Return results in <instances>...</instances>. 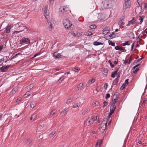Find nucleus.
Wrapping results in <instances>:
<instances>
[{
    "label": "nucleus",
    "mask_w": 147,
    "mask_h": 147,
    "mask_svg": "<svg viewBox=\"0 0 147 147\" xmlns=\"http://www.w3.org/2000/svg\"><path fill=\"white\" fill-rule=\"evenodd\" d=\"M103 7L104 8H107L109 7H112L114 2L112 0L105 1L102 2Z\"/></svg>",
    "instance_id": "f257e3e1"
},
{
    "label": "nucleus",
    "mask_w": 147,
    "mask_h": 147,
    "mask_svg": "<svg viewBox=\"0 0 147 147\" xmlns=\"http://www.w3.org/2000/svg\"><path fill=\"white\" fill-rule=\"evenodd\" d=\"M107 119H105V121L104 119H103L101 122L100 130L102 133L104 132V130L106 129L107 124Z\"/></svg>",
    "instance_id": "f03ea898"
},
{
    "label": "nucleus",
    "mask_w": 147,
    "mask_h": 147,
    "mask_svg": "<svg viewBox=\"0 0 147 147\" xmlns=\"http://www.w3.org/2000/svg\"><path fill=\"white\" fill-rule=\"evenodd\" d=\"M63 23L65 28L69 29L72 25L70 21L67 19H65L63 21Z\"/></svg>",
    "instance_id": "7ed1b4c3"
},
{
    "label": "nucleus",
    "mask_w": 147,
    "mask_h": 147,
    "mask_svg": "<svg viewBox=\"0 0 147 147\" xmlns=\"http://www.w3.org/2000/svg\"><path fill=\"white\" fill-rule=\"evenodd\" d=\"M125 2L123 7V11H125L126 9L129 7L131 5V3L129 0H125Z\"/></svg>",
    "instance_id": "20e7f679"
},
{
    "label": "nucleus",
    "mask_w": 147,
    "mask_h": 147,
    "mask_svg": "<svg viewBox=\"0 0 147 147\" xmlns=\"http://www.w3.org/2000/svg\"><path fill=\"white\" fill-rule=\"evenodd\" d=\"M97 116L96 117H89L88 118V123L87 124V125L89 126V125L92 124L94 121L96 120L97 119Z\"/></svg>",
    "instance_id": "39448f33"
},
{
    "label": "nucleus",
    "mask_w": 147,
    "mask_h": 147,
    "mask_svg": "<svg viewBox=\"0 0 147 147\" xmlns=\"http://www.w3.org/2000/svg\"><path fill=\"white\" fill-rule=\"evenodd\" d=\"M16 30L18 31L22 30L24 31L25 30V26L22 25L20 24V23H17L16 25Z\"/></svg>",
    "instance_id": "423d86ee"
},
{
    "label": "nucleus",
    "mask_w": 147,
    "mask_h": 147,
    "mask_svg": "<svg viewBox=\"0 0 147 147\" xmlns=\"http://www.w3.org/2000/svg\"><path fill=\"white\" fill-rule=\"evenodd\" d=\"M48 8V5H46L45 6V8L44 9V13H45V17L48 20V19L49 18V12L48 9H47ZM44 9V8H43Z\"/></svg>",
    "instance_id": "0eeeda50"
},
{
    "label": "nucleus",
    "mask_w": 147,
    "mask_h": 147,
    "mask_svg": "<svg viewBox=\"0 0 147 147\" xmlns=\"http://www.w3.org/2000/svg\"><path fill=\"white\" fill-rule=\"evenodd\" d=\"M30 42V40L28 38H23L22 39L20 40V44L25 43L28 44Z\"/></svg>",
    "instance_id": "6e6552de"
},
{
    "label": "nucleus",
    "mask_w": 147,
    "mask_h": 147,
    "mask_svg": "<svg viewBox=\"0 0 147 147\" xmlns=\"http://www.w3.org/2000/svg\"><path fill=\"white\" fill-rule=\"evenodd\" d=\"M120 94L117 93H115L113 97V102L116 103L118 101V98L119 97Z\"/></svg>",
    "instance_id": "1a4fd4ad"
},
{
    "label": "nucleus",
    "mask_w": 147,
    "mask_h": 147,
    "mask_svg": "<svg viewBox=\"0 0 147 147\" xmlns=\"http://www.w3.org/2000/svg\"><path fill=\"white\" fill-rule=\"evenodd\" d=\"M47 22L50 26V28L51 29L53 27V26L54 25L55 21L53 19H51L50 20L48 19L47 20Z\"/></svg>",
    "instance_id": "9d476101"
},
{
    "label": "nucleus",
    "mask_w": 147,
    "mask_h": 147,
    "mask_svg": "<svg viewBox=\"0 0 147 147\" xmlns=\"http://www.w3.org/2000/svg\"><path fill=\"white\" fill-rule=\"evenodd\" d=\"M11 65H7L3 66L1 68V71L2 72H5L7 71L9 68L11 66Z\"/></svg>",
    "instance_id": "9b49d317"
},
{
    "label": "nucleus",
    "mask_w": 147,
    "mask_h": 147,
    "mask_svg": "<svg viewBox=\"0 0 147 147\" xmlns=\"http://www.w3.org/2000/svg\"><path fill=\"white\" fill-rule=\"evenodd\" d=\"M119 36V34L117 33L112 32L111 34H110L109 36V37H111V38H109L108 39L118 37Z\"/></svg>",
    "instance_id": "f8f14e48"
},
{
    "label": "nucleus",
    "mask_w": 147,
    "mask_h": 147,
    "mask_svg": "<svg viewBox=\"0 0 147 147\" xmlns=\"http://www.w3.org/2000/svg\"><path fill=\"white\" fill-rule=\"evenodd\" d=\"M84 88L83 83H80L78 86L77 88V91H80L81 90Z\"/></svg>",
    "instance_id": "ddd939ff"
},
{
    "label": "nucleus",
    "mask_w": 147,
    "mask_h": 147,
    "mask_svg": "<svg viewBox=\"0 0 147 147\" xmlns=\"http://www.w3.org/2000/svg\"><path fill=\"white\" fill-rule=\"evenodd\" d=\"M116 107H111L110 110L109 112V113L108 115V118H109L111 116V115L114 113L115 110L116 109Z\"/></svg>",
    "instance_id": "4468645a"
},
{
    "label": "nucleus",
    "mask_w": 147,
    "mask_h": 147,
    "mask_svg": "<svg viewBox=\"0 0 147 147\" xmlns=\"http://www.w3.org/2000/svg\"><path fill=\"white\" fill-rule=\"evenodd\" d=\"M53 55V57L55 58H59L62 57V56L61 55L57 52L54 53Z\"/></svg>",
    "instance_id": "2eb2a0df"
},
{
    "label": "nucleus",
    "mask_w": 147,
    "mask_h": 147,
    "mask_svg": "<svg viewBox=\"0 0 147 147\" xmlns=\"http://www.w3.org/2000/svg\"><path fill=\"white\" fill-rule=\"evenodd\" d=\"M135 21L134 18L133 17L132 19L128 22V24L126 25V26H128L130 25L133 24L135 23Z\"/></svg>",
    "instance_id": "dca6fc26"
},
{
    "label": "nucleus",
    "mask_w": 147,
    "mask_h": 147,
    "mask_svg": "<svg viewBox=\"0 0 147 147\" xmlns=\"http://www.w3.org/2000/svg\"><path fill=\"white\" fill-rule=\"evenodd\" d=\"M89 111L90 109L89 107H86L82 113V115H84L86 113H87Z\"/></svg>",
    "instance_id": "f3484780"
},
{
    "label": "nucleus",
    "mask_w": 147,
    "mask_h": 147,
    "mask_svg": "<svg viewBox=\"0 0 147 147\" xmlns=\"http://www.w3.org/2000/svg\"><path fill=\"white\" fill-rule=\"evenodd\" d=\"M102 142V140L101 139H98L97 140V142L95 146V147H97L98 146L100 147Z\"/></svg>",
    "instance_id": "a211bd4d"
},
{
    "label": "nucleus",
    "mask_w": 147,
    "mask_h": 147,
    "mask_svg": "<svg viewBox=\"0 0 147 147\" xmlns=\"http://www.w3.org/2000/svg\"><path fill=\"white\" fill-rule=\"evenodd\" d=\"M115 69H116V71L112 73L111 75V77L113 78H114L115 77V76L117 74V72L119 70V69L116 67L115 68Z\"/></svg>",
    "instance_id": "6ab92c4d"
},
{
    "label": "nucleus",
    "mask_w": 147,
    "mask_h": 147,
    "mask_svg": "<svg viewBox=\"0 0 147 147\" xmlns=\"http://www.w3.org/2000/svg\"><path fill=\"white\" fill-rule=\"evenodd\" d=\"M37 115L36 114H34L32 115L30 118V120L31 121H34L35 119H36L37 117Z\"/></svg>",
    "instance_id": "aec40b11"
},
{
    "label": "nucleus",
    "mask_w": 147,
    "mask_h": 147,
    "mask_svg": "<svg viewBox=\"0 0 147 147\" xmlns=\"http://www.w3.org/2000/svg\"><path fill=\"white\" fill-rule=\"evenodd\" d=\"M11 28V25L8 24L5 28V32L6 33H9L10 32V30Z\"/></svg>",
    "instance_id": "412c9836"
},
{
    "label": "nucleus",
    "mask_w": 147,
    "mask_h": 147,
    "mask_svg": "<svg viewBox=\"0 0 147 147\" xmlns=\"http://www.w3.org/2000/svg\"><path fill=\"white\" fill-rule=\"evenodd\" d=\"M109 31V29L107 28H105L103 30V33L104 34H106L108 33Z\"/></svg>",
    "instance_id": "4be33fe9"
},
{
    "label": "nucleus",
    "mask_w": 147,
    "mask_h": 147,
    "mask_svg": "<svg viewBox=\"0 0 147 147\" xmlns=\"http://www.w3.org/2000/svg\"><path fill=\"white\" fill-rule=\"evenodd\" d=\"M120 77L119 75V74L117 77L115 78L113 81V84L114 85H116L117 84L118 82V78Z\"/></svg>",
    "instance_id": "5701e85b"
},
{
    "label": "nucleus",
    "mask_w": 147,
    "mask_h": 147,
    "mask_svg": "<svg viewBox=\"0 0 147 147\" xmlns=\"http://www.w3.org/2000/svg\"><path fill=\"white\" fill-rule=\"evenodd\" d=\"M130 45V42L128 41H126L125 42L121 44V46H124L126 45Z\"/></svg>",
    "instance_id": "b1692460"
},
{
    "label": "nucleus",
    "mask_w": 147,
    "mask_h": 147,
    "mask_svg": "<svg viewBox=\"0 0 147 147\" xmlns=\"http://www.w3.org/2000/svg\"><path fill=\"white\" fill-rule=\"evenodd\" d=\"M115 49L117 50L122 51L123 49V47L121 46H117L115 47Z\"/></svg>",
    "instance_id": "393cba45"
},
{
    "label": "nucleus",
    "mask_w": 147,
    "mask_h": 147,
    "mask_svg": "<svg viewBox=\"0 0 147 147\" xmlns=\"http://www.w3.org/2000/svg\"><path fill=\"white\" fill-rule=\"evenodd\" d=\"M95 81V79H94L93 78H92L88 80V84H90L94 82Z\"/></svg>",
    "instance_id": "a878e982"
},
{
    "label": "nucleus",
    "mask_w": 147,
    "mask_h": 147,
    "mask_svg": "<svg viewBox=\"0 0 147 147\" xmlns=\"http://www.w3.org/2000/svg\"><path fill=\"white\" fill-rule=\"evenodd\" d=\"M36 102L34 101H32L30 104V107L31 108H34L36 105Z\"/></svg>",
    "instance_id": "bb28decb"
},
{
    "label": "nucleus",
    "mask_w": 147,
    "mask_h": 147,
    "mask_svg": "<svg viewBox=\"0 0 147 147\" xmlns=\"http://www.w3.org/2000/svg\"><path fill=\"white\" fill-rule=\"evenodd\" d=\"M140 18L139 19V20H140V22L141 24L143 21V19L145 18V16H139Z\"/></svg>",
    "instance_id": "cd10ccee"
},
{
    "label": "nucleus",
    "mask_w": 147,
    "mask_h": 147,
    "mask_svg": "<svg viewBox=\"0 0 147 147\" xmlns=\"http://www.w3.org/2000/svg\"><path fill=\"white\" fill-rule=\"evenodd\" d=\"M93 45H94L97 46L99 45H103V44L102 42L95 41L94 42Z\"/></svg>",
    "instance_id": "c85d7f7f"
},
{
    "label": "nucleus",
    "mask_w": 147,
    "mask_h": 147,
    "mask_svg": "<svg viewBox=\"0 0 147 147\" xmlns=\"http://www.w3.org/2000/svg\"><path fill=\"white\" fill-rule=\"evenodd\" d=\"M108 42L109 45H111L113 46H115V43L113 42L112 41L110 40H108Z\"/></svg>",
    "instance_id": "c756f323"
},
{
    "label": "nucleus",
    "mask_w": 147,
    "mask_h": 147,
    "mask_svg": "<svg viewBox=\"0 0 147 147\" xmlns=\"http://www.w3.org/2000/svg\"><path fill=\"white\" fill-rule=\"evenodd\" d=\"M80 106V104L79 103H77L75 104L73 106V108H76L79 107Z\"/></svg>",
    "instance_id": "7c9ffc66"
},
{
    "label": "nucleus",
    "mask_w": 147,
    "mask_h": 147,
    "mask_svg": "<svg viewBox=\"0 0 147 147\" xmlns=\"http://www.w3.org/2000/svg\"><path fill=\"white\" fill-rule=\"evenodd\" d=\"M131 57H130L129 59V60H127L125 62H124L123 63V64L125 65L127 63H128V64H130L131 62Z\"/></svg>",
    "instance_id": "2f4dec72"
},
{
    "label": "nucleus",
    "mask_w": 147,
    "mask_h": 147,
    "mask_svg": "<svg viewBox=\"0 0 147 147\" xmlns=\"http://www.w3.org/2000/svg\"><path fill=\"white\" fill-rule=\"evenodd\" d=\"M17 90V88H14L13 89V90H12V91L11 92V93L12 94H15L16 91Z\"/></svg>",
    "instance_id": "473e14b6"
},
{
    "label": "nucleus",
    "mask_w": 147,
    "mask_h": 147,
    "mask_svg": "<svg viewBox=\"0 0 147 147\" xmlns=\"http://www.w3.org/2000/svg\"><path fill=\"white\" fill-rule=\"evenodd\" d=\"M73 98H70L68 99L66 102V103L68 104L71 102L73 100Z\"/></svg>",
    "instance_id": "72a5a7b5"
},
{
    "label": "nucleus",
    "mask_w": 147,
    "mask_h": 147,
    "mask_svg": "<svg viewBox=\"0 0 147 147\" xmlns=\"http://www.w3.org/2000/svg\"><path fill=\"white\" fill-rule=\"evenodd\" d=\"M20 32H22V30L18 31L17 30V31H15L12 33V34L14 35L15 34H17Z\"/></svg>",
    "instance_id": "f704fd0d"
},
{
    "label": "nucleus",
    "mask_w": 147,
    "mask_h": 147,
    "mask_svg": "<svg viewBox=\"0 0 147 147\" xmlns=\"http://www.w3.org/2000/svg\"><path fill=\"white\" fill-rule=\"evenodd\" d=\"M55 131H53L52 132H51L50 134H49V136L50 138H51L53 137L55 134Z\"/></svg>",
    "instance_id": "c9c22d12"
},
{
    "label": "nucleus",
    "mask_w": 147,
    "mask_h": 147,
    "mask_svg": "<svg viewBox=\"0 0 147 147\" xmlns=\"http://www.w3.org/2000/svg\"><path fill=\"white\" fill-rule=\"evenodd\" d=\"M68 111V110L67 109H65L63 110V111L61 112L62 114H64L66 113Z\"/></svg>",
    "instance_id": "e433bc0d"
},
{
    "label": "nucleus",
    "mask_w": 147,
    "mask_h": 147,
    "mask_svg": "<svg viewBox=\"0 0 147 147\" xmlns=\"http://www.w3.org/2000/svg\"><path fill=\"white\" fill-rule=\"evenodd\" d=\"M64 79V77L63 76L62 77H61L59 79V80L58 81V82L59 83H60Z\"/></svg>",
    "instance_id": "4c0bfd02"
},
{
    "label": "nucleus",
    "mask_w": 147,
    "mask_h": 147,
    "mask_svg": "<svg viewBox=\"0 0 147 147\" xmlns=\"http://www.w3.org/2000/svg\"><path fill=\"white\" fill-rule=\"evenodd\" d=\"M125 24V23L123 22L119 21L118 25L120 27H121L122 25H124Z\"/></svg>",
    "instance_id": "58836bf2"
},
{
    "label": "nucleus",
    "mask_w": 147,
    "mask_h": 147,
    "mask_svg": "<svg viewBox=\"0 0 147 147\" xmlns=\"http://www.w3.org/2000/svg\"><path fill=\"white\" fill-rule=\"evenodd\" d=\"M96 27V26L94 24L90 26V28L91 29H93L95 28Z\"/></svg>",
    "instance_id": "ea45409f"
},
{
    "label": "nucleus",
    "mask_w": 147,
    "mask_h": 147,
    "mask_svg": "<svg viewBox=\"0 0 147 147\" xmlns=\"http://www.w3.org/2000/svg\"><path fill=\"white\" fill-rule=\"evenodd\" d=\"M33 87V84H30L29 86H27V88L28 89V88L29 90L31 89Z\"/></svg>",
    "instance_id": "a19ab883"
},
{
    "label": "nucleus",
    "mask_w": 147,
    "mask_h": 147,
    "mask_svg": "<svg viewBox=\"0 0 147 147\" xmlns=\"http://www.w3.org/2000/svg\"><path fill=\"white\" fill-rule=\"evenodd\" d=\"M63 9L65 11H68L69 9L66 6H63Z\"/></svg>",
    "instance_id": "79ce46f5"
},
{
    "label": "nucleus",
    "mask_w": 147,
    "mask_h": 147,
    "mask_svg": "<svg viewBox=\"0 0 147 147\" xmlns=\"http://www.w3.org/2000/svg\"><path fill=\"white\" fill-rule=\"evenodd\" d=\"M125 84L124 83H123L120 88V89L121 90H122L125 87Z\"/></svg>",
    "instance_id": "37998d69"
},
{
    "label": "nucleus",
    "mask_w": 147,
    "mask_h": 147,
    "mask_svg": "<svg viewBox=\"0 0 147 147\" xmlns=\"http://www.w3.org/2000/svg\"><path fill=\"white\" fill-rule=\"evenodd\" d=\"M103 104H104V105L103 106V107H104L107 106L108 104V102H107L106 101H104L103 102Z\"/></svg>",
    "instance_id": "c03bdc74"
},
{
    "label": "nucleus",
    "mask_w": 147,
    "mask_h": 147,
    "mask_svg": "<svg viewBox=\"0 0 147 147\" xmlns=\"http://www.w3.org/2000/svg\"><path fill=\"white\" fill-rule=\"evenodd\" d=\"M139 70V68H136L133 71V73L134 74H136L137 71Z\"/></svg>",
    "instance_id": "a18cd8bd"
},
{
    "label": "nucleus",
    "mask_w": 147,
    "mask_h": 147,
    "mask_svg": "<svg viewBox=\"0 0 147 147\" xmlns=\"http://www.w3.org/2000/svg\"><path fill=\"white\" fill-rule=\"evenodd\" d=\"M55 110H53L52 112H51L50 115L51 116V115H54L55 112Z\"/></svg>",
    "instance_id": "49530a36"
},
{
    "label": "nucleus",
    "mask_w": 147,
    "mask_h": 147,
    "mask_svg": "<svg viewBox=\"0 0 147 147\" xmlns=\"http://www.w3.org/2000/svg\"><path fill=\"white\" fill-rule=\"evenodd\" d=\"M32 139L30 138V139H28L27 141V142H26L27 144H30L31 142L32 141Z\"/></svg>",
    "instance_id": "de8ad7c7"
},
{
    "label": "nucleus",
    "mask_w": 147,
    "mask_h": 147,
    "mask_svg": "<svg viewBox=\"0 0 147 147\" xmlns=\"http://www.w3.org/2000/svg\"><path fill=\"white\" fill-rule=\"evenodd\" d=\"M40 53H39V52L38 53H37L36 54H35L34 55L33 57H32V58H34V57H36V56H37L40 55Z\"/></svg>",
    "instance_id": "09e8293b"
},
{
    "label": "nucleus",
    "mask_w": 147,
    "mask_h": 147,
    "mask_svg": "<svg viewBox=\"0 0 147 147\" xmlns=\"http://www.w3.org/2000/svg\"><path fill=\"white\" fill-rule=\"evenodd\" d=\"M116 103H114V102H113V103L112 104L111 107H116V105H115Z\"/></svg>",
    "instance_id": "8fccbe9b"
},
{
    "label": "nucleus",
    "mask_w": 147,
    "mask_h": 147,
    "mask_svg": "<svg viewBox=\"0 0 147 147\" xmlns=\"http://www.w3.org/2000/svg\"><path fill=\"white\" fill-rule=\"evenodd\" d=\"M89 30L88 32H87V33L88 34V36H91L93 34L92 32H89V30Z\"/></svg>",
    "instance_id": "3c124183"
},
{
    "label": "nucleus",
    "mask_w": 147,
    "mask_h": 147,
    "mask_svg": "<svg viewBox=\"0 0 147 147\" xmlns=\"http://www.w3.org/2000/svg\"><path fill=\"white\" fill-rule=\"evenodd\" d=\"M144 7L146 9H147V3H144Z\"/></svg>",
    "instance_id": "603ef678"
},
{
    "label": "nucleus",
    "mask_w": 147,
    "mask_h": 147,
    "mask_svg": "<svg viewBox=\"0 0 147 147\" xmlns=\"http://www.w3.org/2000/svg\"><path fill=\"white\" fill-rule=\"evenodd\" d=\"M110 97V94H109V93H107V94H106V97H105V98L106 99H107L109 98Z\"/></svg>",
    "instance_id": "864d4df0"
},
{
    "label": "nucleus",
    "mask_w": 147,
    "mask_h": 147,
    "mask_svg": "<svg viewBox=\"0 0 147 147\" xmlns=\"http://www.w3.org/2000/svg\"><path fill=\"white\" fill-rule=\"evenodd\" d=\"M44 125H40L39 127V128H40V129H42L43 128V127H44Z\"/></svg>",
    "instance_id": "5fc2aeb1"
},
{
    "label": "nucleus",
    "mask_w": 147,
    "mask_h": 147,
    "mask_svg": "<svg viewBox=\"0 0 147 147\" xmlns=\"http://www.w3.org/2000/svg\"><path fill=\"white\" fill-rule=\"evenodd\" d=\"M20 53H18L17 54H16L15 55H14L12 57V59H14L15 58H16L18 56V55H20Z\"/></svg>",
    "instance_id": "6e6d98bb"
},
{
    "label": "nucleus",
    "mask_w": 147,
    "mask_h": 147,
    "mask_svg": "<svg viewBox=\"0 0 147 147\" xmlns=\"http://www.w3.org/2000/svg\"><path fill=\"white\" fill-rule=\"evenodd\" d=\"M142 36L141 35H139L138 36V38L139 39V40H142L141 38H142Z\"/></svg>",
    "instance_id": "4d7b16f0"
},
{
    "label": "nucleus",
    "mask_w": 147,
    "mask_h": 147,
    "mask_svg": "<svg viewBox=\"0 0 147 147\" xmlns=\"http://www.w3.org/2000/svg\"><path fill=\"white\" fill-rule=\"evenodd\" d=\"M124 19V17L123 16L120 18L119 21L123 22Z\"/></svg>",
    "instance_id": "13d9d810"
},
{
    "label": "nucleus",
    "mask_w": 147,
    "mask_h": 147,
    "mask_svg": "<svg viewBox=\"0 0 147 147\" xmlns=\"http://www.w3.org/2000/svg\"><path fill=\"white\" fill-rule=\"evenodd\" d=\"M3 45H0V51H1V50L3 49Z\"/></svg>",
    "instance_id": "bf43d9fd"
},
{
    "label": "nucleus",
    "mask_w": 147,
    "mask_h": 147,
    "mask_svg": "<svg viewBox=\"0 0 147 147\" xmlns=\"http://www.w3.org/2000/svg\"><path fill=\"white\" fill-rule=\"evenodd\" d=\"M74 69L76 70V72H78L80 70L79 68L77 67H76Z\"/></svg>",
    "instance_id": "052dcab7"
},
{
    "label": "nucleus",
    "mask_w": 147,
    "mask_h": 147,
    "mask_svg": "<svg viewBox=\"0 0 147 147\" xmlns=\"http://www.w3.org/2000/svg\"><path fill=\"white\" fill-rule=\"evenodd\" d=\"M142 58H140L138 59V60H137L136 61V63H138V62H140V61H141V60L142 59Z\"/></svg>",
    "instance_id": "680f3d73"
},
{
    "label": "nucleus",
    "mask_w": 147,
    "mask_h": 147,
    "mask_svg": "<svg viewBox=\"0 0 147 147\" xmlns=\"http://www.w3.org/2000/svg\"><path fill=\"white\" fill-rule=\"evenodd\" d=\"M134 43H133L131 46V51H132L133 50V47H134Z\"/></svg>",
    "instance_id": "e2e57ef3"
},
{
    "label": "nucleus",
    "mask_w": 147,
    "mask_h": 147,
    "mask_svg": "<svg viewBox=\"0 0 147 147\" xmlns=\"http://www.w3.org/2000/svg\"><path fill=\"white\" fill-rule=\"evenodd\" d=\"M27 95V96H29L30 95V94L29 92H27L26 93L25 95Z\"/></svg>",
    "instance_id": "0e129e2a"
},
{
    "label": "nucleus",
    "mask_w": 147,
    "mask_h": 147,
    "mask_svg": "<svg viewBox=\"0 0 147 147\" xmlns=\"http://www.w3.org/2000/svg\"><path fill=\"white\" fill-rule=\"evenodd\" d=\"M138 2V7H140V3L141 2H139L138 1H137Z\"/></svg>",
    "instance_id": "69168bd1"
},
{
    "label": "nucleus",
    "mask_w": 147,
    "mask_h": 147,
    "mask_svg": "<svg viewBox=\"0 0 147 147\" xmlns=\"http://www.w3.org/2000/svg\"><path fill=\"white\" fill-rule=\"evenodd\" d=\"M74 97H76V98H78V95L77 94H75L74 95Z\"/></svg>",
    "instance_id": "338daca9"
},
{
    "label": "nucleus",
    "mask_w": 147,
    "mask_h": 147,
    "mask_svg": "<svg viewBox=\"0 0 147 147\" xmlns=\"http://www.w3.org/2000/svg\"><path fill=\"white\" fill-rule=\"evenodd\" d=\"M4 60V58H2L1 59H0V63L2 61H3Z\"/></svg>",
    "instance_id": "774afa93"
}]
</instances>
